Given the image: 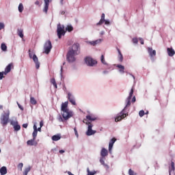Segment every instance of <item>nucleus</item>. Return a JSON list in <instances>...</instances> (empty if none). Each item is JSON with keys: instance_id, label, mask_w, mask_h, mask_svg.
Masks as SVG:
<instances>
[{"instance_id": "obj_28", "label": "nucleus", "mask_w": 175, "mask_h": 175, "mask_svg": "<svg viewBox=\"0 0 175 175\" xmlns=\"http://www.w3.org/2000/svg\"><path fill=\"white\" fill-rule=\"evenodd\" d=\"M32 135H34V136L35 135L38 136V126H36V124L33 125V132Z\"/></svg>"}, {"instance_id": "obj_59", "label": "nucleus", "mask_w": 175, "mask_h": 175, "mask_svg": "<svg viewBox=\"0 0 175 175\" xmlns=\"http://www.w3.org/2000/svg\"><path fill=\"white\" fill-rule=\"evenodd\" d=\"M103 73H104V74H106V73H107V71H106V70H105V71H103Z\"/></svg>"}, {"instance_id": "obj_52", "label": "nucleus", "mask_w": 175, "mask_h": 175, "mask_svg": "<svg viewBox=\"0 0 175 175\" xmlns=\"http://www.w3.org/2000/svg\"><path fill=\"white\" fill-rule=\"evenodd\" d=\"M23 128H28V124H23Z\"/></svg>"}, {"instance_id": "obj_1", "label": "nucleus", "mask_w": 175, "mask_h": 175, "mask_svg": "<svg viewBox=\"0 0 175 175\" xmlns=\"http://www.w3.org/2000/svg\"><path fill=\"white\" fill-rule=\"evenodd\" d=\"M96 120V118H92V116L88 115L86 116V119L83 120L84 124H86V125H88V131L86 132L87 136H91L92 135H95L96 133V131L92 130V124L88 121H95Z\"/></svg>"}, {"instance_id": "obj_43", "label": "nucleus", "mask_w": 175, "mask_h": 175, "mask_svg": "<svg viewBox=\"0 0 175 175\" xmlns=\"http://www.w3.org/2000/svg\"><path fill=\"white\" fill-rule=\"evenodd\" d=\"M139 117H143L144 116V111L143 110L139 111Z\"/></svg>"}, {"instance_id": "obj_10", "label": "nucleus", "mask_w": 175, "mask_h": 175, "mask_svg": "<svg viewBox=\"0 0 175 175\" xmlns=\"http://www.w3.org/2000/svg\"><path fill=\"white\" fill-rule=\"evenodd\" d=\"M85 62L88 64V66H94V65H96V64H98L96 60H94L91 57H86L85 59Z\"/></svg>"}, {"instance_id": "obj_12", "label": "nucleus", "mask_w": 175, "mask_h": 175, "mask_svg": "<svg viewBox=\"0 0 175 175\" xmlns=\"http://www.w3.org/2000/svg\"><path fill=\"white\" fill-rule=\"evenodd\" d=\"M33 61L36 64V69H39V68H40V63H39V60L38 59V56H36L35 54H33Z\"/></svg>"}, {"instance_id": "obj_36", "label": "nucleus", "mask_w": 175, "mask_h": 175, "mask_svg": "<svg viewBox=\"0 0 175 175\" xmlns=\"http://www.w3.org/2000/svg\"><path fill=\"white\" fill-rule=\"evenodd\" d=\"M129 175H136V172L135 171L132 170V169L129 170Z\"/></svg>"}, {"instance_id": "obj_57", "label": "nucleus", "mask_w": 175, "mask_h": 175, "mask_svg": "<svg viewBox=\"0 0 175 175\" xmlns=\"http://www.w3.org/2000/svg\"><path fill=\"white\" fill-rule=\"evenodd\" d=\"M40 2H39V1H36L35 2V5H40Z\"/></svg>"}, {"instance_id": "obj_22", "label": "nucleus", "mask_w": 175, "mask_h": 175, "mask_svg": "<svg viewBox=\"0 0 175 175\" xmlns=\"http://www.w3.org/2000/svg\"><path fill=\"white\" fill-rule=\"evenodd\" d=\"M30 103L31 105H37L38 101H36V99H35V98H33L31 95H30Z\"/></svg>"}, {"instance_id": "obj_40", "label": "nucleus", "mask_w": 175, "mask_h": 175, "mask_svg": "<svg viewBox=\"0 0 175 175\" xmlns=\"http://www.w3.org/2000/svg\"><path fill=\"white\" fill-rule=\"evenodd\" d=\"M29 58H32L33 59V53L31 52V50H29Z\"/></svg>"}, {"instance_id": "obj_29", "label": "nucleus", "mask_w": 175, "mask_h": 175, "mask_svg": "<svg viewBox=\"0 0 175 175\" xmlns=\"http://www.w3.org/2000/svg\"><path fill=\"white\" fill-rule=\"evenodd\" d=\"M31 171V167H27L25 169V171L23 172V175H28V173Z\"/></svg>"}, {"instance_id": "obj_14", "label": "nucleus", "mask_w": 175, "mask_h": 175, "mask_svg": "<svg viewBox=\"0 0 175 175\" xmlns=\"http://www.w3.org/2000/svg\"><path fill=\"white\" fill-rule=\"evenodd\" d=\"M13 63L9 64L5 68L4 75H8V73H10L12 68H13Z\"/></svg>"}, {"instance_id": "obj_41", "label": "nucleus", "mask_w": 175, "mask_h": 175, "mask_svg": "<svg viewBox=\"0 0 175 175\" xmlns=\"http://www.w3.org/2000/svg\"><path fill=\"white\" fill-rule=\"evenodd\" d=\"M133 42L135 43V44H137V43L139 42V40L137 38H133Z\"/></svg>"}, {"instance_id": "obj_32", "label": "nucleus", "mask_w": 175, "mask_h": 175, "mask_svg": "<svg viewBox=\"0 0 175 175\" xmlns=\"http://www.w3.org/2000/svg\"><path fill=\"white\" fill-rule=\"evenodd\" d=\"M100 61L102 62V64H103V65H107V63L106 62V61L105 60V55H102L100 57Z\"/></svg>"}, {"instance_id": "obj_42", "label": "nucleus", "mask_w": 175, "mask_h": 175, "mask_svg": "<svg viewBox=\"0 0 175 175\" xmlns=\"http://www.w3.org/2000/svg\"><path fill=\"white\" fill-rule=\"evenodd\" d=\"M23 166H24V164H23V163H20L18 165V169H20L21 170H23Z\"/></svg>"}, {"instance_id": "obj_33", "label": "nucleus", "mask_w": 175, "mask_h": 175, "mask_svg": "<svg viewBox=\"0 0 175 175\" xmlns=\"http://www.w3.org/2000/svg\"><path fill=\"white\" fill-rule=\"evenodd\" d=\"M14 131H16L17 132L21 129V126H20V124H17L14 126Z\"/></svg>"}, {"instance_id": "obj_16", "label": "nucleus", "mask_w": 175, "mask_h": 175, "mask_svg": "<svg viewBox=\"0 0 175 175\" xmlns=\"http://www.w3.org/2000/svg\"><path fill=\"white\" fill-rule=\"evenodd\" d=\"M49 5H50V0H44V8L43 10V12H44V13H47V11L49 10Z\"/></svg>"}, {"instance_id": "obj_15", "label": "nucleus", "mask_w": 175, "mask_h": 175, "mask_svg": "<svg viewBox=\"0 0 175 175\" xmlns=\"http://www.w3.org/2000/svg\"><path fill=\"white\" fill-rule=\"evenodd\" d=\"M169 175H175L174 162L171 163V167L169 170Z\"/></svg>"}, {"instance_id": "obj_45", "label": "nucleus", "mask_w": 175, "mask_h": 175, "mask_svg": "<svg viewBox=\"0 0 175 175\" xmlns=\"http://www.w3.org/2000/svg\"><path fill=\"white\" fill-rule=\"evenodd\" d=\"M116 140H117V139H116V138H112V139L110 140L109 143H111V144H114V143H116Z\"/></svg>"}, {"instance_id": "obj_17", "label": "nucleus", "mask_w": 175, "mask_h": 175, "mask_svg": "<svg viewBox=\"0 0 175 175\" xmlns=\"http://www.w3.org/2000/svg\"><path fill=\"white\" fill-rule=\"evenodd\" d=\"M148 53L150 57H155L157 55V51L155 50H152V48H148Z\"/></svg>"}, {"instance_id": "obj_19", "label": "nucleus", "mask_w": 175, "mask_h": 175, "mask_svg": "<svg viewBox=\"0 0 175 175\" xmlns=\"http://www.w3.org/2000/svg\"><path fill=\"white\" fill-rule=\"evenodd\" d=\"M52 140L53 142H58V140H61V135L57 134L52 136Z\"/></svg>"}, {"instance_id": "obj_25", "label": "nucleus", "mask_w": 175, "mask_h": 175, "mask_svg": "<svg viewBox=\"0 0 175 175\" xmlns=\"http://www.w3.org/2000/svg\"><path fill=\"white\" fill-rule=\"evenodd\" d=\"M66 31L68 32H72V31H73V26L70 25H67V27H66Z\"/></svg>"}, {"instance_id": "obj_39", "label": "nucleus", "mask_w": 175, "mask_h": 175, "mask_svg": "<svg viewBox=\"0 0 175 175\" xmlns=\"http://www.w3.org/2000/svg\"><path fill=\"white\" fill-rule=\"evenodd\" d=\"M10 124H11V125H13L14 126H16V125H17V124H18V122L14 121V120H12Z\"/></svg>"}, {"instance_id": "obj_24", "label": "nucleus", "mask_w": 175, "mask_h": 175, "mask_svg": "<svg viewBox=\"0 0 175 175\" xmlns=\"http://www.w3.org/2000/svg\"><path fill=\"white\" fill-rule=\"evenodd\" d=\"M118 53L119 54V61L120 62H122L123 59H124V57L122 56V53H121V51H120V49H118Z\"/></svg>"}, {"instance_id": "obj_20", "label": "nucleus", "mask_w": 175, "mask_h": 175, "mask_svg": "<svg viewBox=\"0 0 175 175\" xmlns=\"http://www.w3.org/2000/svg\"><path fill=\"white\" fill-rule=\"evenodd\" d=\"M0 173H1V175L7 174L8 169L6 168V167H5V166L1 167L0 169Z\"/></svg>"}, {"instance_id": "obj_4", "label": "nucleus", "mask_w": 175, "mask_h": 175, "mask_svg": "<svg viewBox=\"0 0 175 175\" xmlns=\"http://www.w3.org/2000/svg\"><path fill=\"white\" fill-rule=\"evenodd\" d=\"M107 155H109V151H107L106 148H103L100 151L101 158L100 159V163L103 165L105 169H109V165L105 163V160L106 159V157H107Z\"/></svg>"}, {"instance_id": "obj_11", "label": "nucleus", "mask_w": 175, "mask_h": 175, "mask_svg": "<svg viewBox=\"0 0 175 175\" xmlns=\"http://www.w3.org/2000/svg\"><path fill=\"white\" fill-rule=\"evenodd\" d=\"M33 136V139H29L27 142V146H38V142H36V136L38 135H32Z\"/></svg>"}, {"instance_id": "obj_7", "label": "nucleus", "mask_w": 175, "mask_h": 175, "mask_svg": "<svg viewBox=\"0 0 175 175\" xmlns=\"http://www.w3.org/2000/svg\"><path fill=\"white\" fill-rule=\"evenodd\" d=\"M52 49H53V45L51 44V41L49 40L44 44V53L45 54H50V51H51Z\"/></svg>"}, {"instance_id": "obj_23", "label": "nucleus", "mask_w": 175, "mask_h": 175, "mask_svg": "<svg viewBox=\"0 0 175 175\" xmlns=\"http://www.w3.org/2000/svg\"><path fill=\"white\" fill-rule=\"evenodd\" d=\"M17 33L18 36H20V38H21L22 39L24 38V33H23V29H18Z\"/></svg>"}, {"instance_id": "obj_46", "label": "nucleus", "mask_w": 175, "mask_h": 175, "mask_svg": "<svg viewBox=\"0 0 175 175\" xmlns=\"http://www.w3.org/2000/svg\"><path fill=\"white\" fill-rule=\"evenodd\" d=\"M74 131L75 133V136H77V137H79V133H77V129H76V127L74 129Z\"/></svg>"}, {"instance_id": "obj_50", "label": "nucleus", "mask_w": 175, "mask_h": 175, "mask_svg": "<svg viewBox=\"0 0 175 175\" xmlns=\"http://www.w3.org/2000/svg\"><path fill=\"white\" fill-rule=\"evenodd\" d=\"M104 23H105V25H109V24H110V21H106V20H105Z\"/></svg>"}, {"instance_id": "obj_37", "label": "nucleus", "mask_w": 175, "mask_h": 175, "mask_svg": "<svg viewBox=\"0 0 175 175\" xmlns=\"http://www.w3.org/2000/svg\"><path fill=\"white\" fill-rule=\"evenodd\" d=\"M113 146H114V144H113L109 142V152H111V150L113 148Z\"/></svg>"}, {"instance_id": "obj_27", "label": "nucleus", "mask_w": 175, "mask_h": 175, "mask_svg": "<svg viewBox=\"0 0 175 175\" xmlns=\"http://www.w3.org/2000/svg\"><path fill=\"white\" fill-rule=\"evenodd\" d=\"M51 83L53 84V85L55 87V88H58V86L57 85V82L55 81V79L53 78L51 79Z\"/></svg>"}, {"instance_id": "obj_44", "label": "nucleus", "mask_w": 175, "mask_h": 175, "mask_svg": "<svg viewBox=\"0 0 175 175\" xmlns=\"http://www.w3.org/2000/svg\"><path fill=\"white\" fill-rule=\"evenodd\" d=\"M5 28V24L3 23H0V31Z\"/></svg>"}, {"instance_id": "obj_60", "label": "nucleus", "mask_w": 175, "mask_h": 175, "mask_svg": "<svg viewBox=\"0 0 175 175\" xmlns=\"http://www.w3.org/2000/svg\"><path fill=\"white\" fill-rule=\"evenodd\" d=\"M62 2H64V0H62Z\"/></svg>"}, {"instance_id": "obj_53", "label": "nucleus", "mask_w": 175, "mask_h": 175, "mask_svg": "<svg viewBox=\"0 0 175 175\" xmlns=\"http://www.w3.org/2000/svg\"><path fill=\"white\" fill-rule=\"evenodd\" d=\"M42 126H43V121L42 120L40 122V127L42 128Z\"/></svg>"}, {"instance_id": "obj_34", "label": "nucleus", "mask_w": 175, "mask_h": 175, "mask_svg": "<svg viewBox=\"0 0 175 175\" xmlns=\"http://www.w3.org/2000/svg\"><path fill=\"white\" fill-rule=\"evenodd\" d=\"M133 92H134V90H133V88H132L131 90L130 93H129V97L127 98L132 99V96H133Z\"/></svg>"}, {"instance_id": "obj_38", "label": "nucleus", "mask_w": 175, "mask_h": 175, "mask_svg": "<svg viewBox=\"0 0 175 175\" xmlns=\"http://www.w3.org/2000/svg\"><path fill=\"white\" fill-rule=\"evenodd\" d=\"M59 122H64V118H62V116H61V115L59 116L58 118H57Z\"/></svg>"}, {"instance_id": "obj_18", "label": "nucleus", "mask_w": 175, "mask_h": 175, "mask_svg": "<svg viewBox=\"0 0 175 175\" xmlns=\"http://www.w3.org/2000/svg\"><path fill=\"white\" fill-rule=\"evenodd\" d=\"M167 53L169 57H173V55H174L175 54V51H174V49H173V48H167Z\"/></svg>"}, {"instance_id": "obj_8", "label": "nucleus", "mask_w": 175, "mask_h": 175, "mask_svg": "<svg viewBox=\"0 0 175 175\" xmlns=\"http://www.w3.org/2000/svg\"><path fill=\"white\" fill-rule=\"evenodd\" d=\"M69 51L74 54H77V55H79V54H80V44H79V43L74 44L72 46L71 50Z\"/></svg>"}, {"instance_id": "obj_58", "label": "nucleus", "mask_w": 175, "mask_h": 175, "mask_svg": "<svg viewBox=\"0 0 175 175\" xmlns=\"http://www.w3.org/2000/svg\"><path fill=\"white\" fill-rule=\"evenodd\" d=\"M0 110H3V105H0Z\"/></svg>"}, {"instance_id": "obj_55", "label": "nucleus", "mask_w": 175, "mask_h": 175, "mask_svg": "<svg viewBox=\"0 0 175 175\" xmlns=\"http://www.w3.org/2000/svg\"><path fill=\"white\" fill-rule=\"evenodd\" d=\"M59 154H64V152H65V150H60L59 151Z\"/></svg>"}, {"instance_id": "obj_48", "label": "nucleus", "mask_w": 175, "mask_h": 175, "mask_svg": "<svg viewBox=\"0 0 175 175\" xmlns=\"http://www.w3.org/2000/svg\"><path fill=\"white\" fill-rule=\"evenodd\" d=\"M3 75H5L4 72H0V80H2Z\"/></svg>"}, {"instance_id": "obj_31", "label": "nucleus", "mask_w": 175, "mask_h": 175, "mask_svg": "<svg viewBox=\"0 0 175 175\" xmlns=\"http://www.w3.org/2000/svg\"><path fill=\"white\" fill-rule=\"evenodd\" d=\"M23 10H24V5H23V3H20L18 5V12L20 13H23Z\"/></svg>"}, {"instance_id": "obj_26", "label": "nucleus", "mask_w": 175, "mask_h": 175, "mask_svg": "<svg viewBox=\"0 0 175 175\" xmlns=\"http://www.w3.org/2000/svg\"><path fill=\"white\" fill-rule=\"evenodd\" d=\"M117 68H118L120 70V72H122V73H124V70H125V67L121 64H118Z\"/></svg>"}, {"instance_id": "obj_2", "label": "nucleus", "mask_w": 175, "mask_h": 175, "mask_svg": "<svg viewBox=\"0 0 175 175\" xmlns=\"http://www.w3.org/2000/svg\"><path fill=\"white\" fill-rule=\"evenodd\" d=\"M68 103H69L68 101H66L65 103H63L62 104V108H61V110L62 111V117L64 118V120H65V121H66L67 120H69V118L72 117V112H70L68 109Z\"/></svg>"}, {"instance_id": "obj_54", "label": "nucleus", "mask_w": 175, "mask_h": 175, "mask_svg": "<svg viewBox=\"0 0 175 175\" xmlns=\"http://www.w3.org/2000/svg\"><path fill=\"white\" fill-rule=\"evenodd\" d=\"M42 132V127H39L38 129H37V132Z\"/></svg>"}, {"instance_id": "obj_56", "label": "nucleus", "mask_w": 175, "mask_h": 175, "mask_svg": "<svg viewBox=\"0 0 175 175\" xmlns=\"http://www.w3.org/2000/svg\"><path fill=\"white\" fill-rule=\"evenodd\" d=\"M98 44V40L93 42L92 44L93 46H95V44Z\"/></svg>"}, {"instance_id": "obj_3", "label": "nucleus", "mask_w": 175, "mask_h": 175, "mask_svg": "<svg viewBox=\"0 0 175 175\" xmlns=\"http://www.w3.org/2000/svg\"><path fill=\"white\" fill-rule=\"evenodd\" d=\"M131 98H128L126 100V106L124 108V109L118 114V116L116 118L115 121L116 122H118L119 121H121V120H123V118H125V117H126V113H125V110H126V109H128V107H129V106H131Z\"/></svg>"}, {"instance_id": "obj_47", "label": "nucleus", "mask_w": 175, "mask_h": 175, "mask_svg": "<svg viewBox=\"0 0 175 175\" xmlns=\"http://www.w3.org/2000/svg\"><path fill=\"white\" fill-rule=\"evenodd\" d=\"M139 40L141 44H144V40H143V38H139Z\"/></svg>"}, {"instance_id": "obj_49", "label": "nucleus", "mask_w": 175, "mask_h": 175, "mask_svg": "<svg viewBox=\"0 0 175 175\" xmlns=\"http://www.w3.org/2000/svg\"><path fill=\"white\" fill-rule=\"evenodd\" d=\"M17 105H18L19 109H21V110H24V107H23V106H21V105H20L18 103H17Z\"/></svg>"}, {"instance_id": "obj_51", "label": "nucleus", "mask_w": 175, "mask_h": 175, "mask_svg": "<svg viewBox=\"0 0 175 175\" xmlns=\"http://www.w3.org/2000/svg\"><path fill=\"white\" fill-rule=\"evenodd\" d=\"M135 102H136V97H135V96H133V99H132V103H135Z\"/></svg>"}, {"instance_id": "obj_35", "label": "nucleus", "mask_w": 175, "mask_h": 175, "mask_svg": "<svg viewBox=\"0 0 175 175\" xmlns=\"http://www.w3.org/2000/svg\"><path fill=\"white\" fill-rule=\"evenodd\" d=\"M87 172H88V175H95L96 174V172H90V168L87 169Z\"/></svg>"}, {"instance_id": "obj_21", "label": "nucleus", "mask_w": 175, "mask_h": 175, "mask_svg": "<svg viewBox=\"0 0 175 175\" xmlns=\"http://www.w3.org/2000/svg\"><path fill=\"white\" fill-rule=\"evenodd\" d=\"M103 23H105V14L103 13L101 15V18L100 20V21L98 23H96V25H102V24H103Z\"/></svg>"}, {"instance_id": "obj_30", "label": "nucleus", "mask_w": 175, "mask_h": 175, "mask_svg": "<svg viewBox=\"0 0 175 175\" xmlns=\"http://www.w3.org/2000/svg\"><path fill=\"white\" fill-rule=\"evenodd\" d=\"M1 49L3 51H7L8 50V46H6L5 44L4 43H2L1 45Z\"/></svg>"}, {"instance_id": "obj_6", "label": "nucleus", "mask_w": 175, "mask_h": 175, "mask_svg": "<svg viewBox=\"0 0 175 175\" xmlns=\"http://www.w3.org/2000/svg\"><path fill=\"white\" fill-rule=\"evenodd\" d=\"M9 112L4 113L1 115V124L3 125V126L8 125V123L9 122Z\"/></svg>"}, {"instance_id": "obj_13", "label": "nucleus", "mask_w": 175, "mask_h": 175, "mask_svg": "<svg viewBox=\"0 0 175 175\" xmlns=\"http://www.w3.org/2000/svg\"><path fill=\"white\" fill-rule=\"evenodd\" d=\"M68 99L70 103L74 106H76V100H75V96H73L70 93L68 94Z\"/></svg>"}, {"instance_id": "obj_5", "label": "nucleus", "mask_w": 175, "mask_h": 175, "mask_svg": "<svg viewBox=\"0 0 175 175\" xmlns=\"http://www.w3.org/2000/svg\"><path fill=\"white\" fill-rule=\"evenodd\" d=\"M57 33L59 39H61L62 36H65V33H66L65 26L59 23L57 27Z\"/></svg>"}, {"instance_id": "obj_9", "label": "nucleus", "mask_w": 175, "mask_h": 175, "mask_svg": "<svg viewBox=\"0 0 175 175\" xmlns=\"http://www.w3.org/2000/svg\"><path fill=\"white\" fill-rule=\"evenodd\" d=\"M77 54L73 53L72 52L68 51L67 53V61L68 62H75L76 61V57H75Z\"/></svg>"}, {"instance_id": "obj_61", "label": "nucleus", "mask_w": 175, "mask_h": 175, "mask_svg": "<svg viewBox=\"0 0 175 175\" xmlns=\"http://www.w3.org/2000/svg\"><path fill=\"white\" fill-rule=\"evenodd\" d=\"M61 70H62V68H61Z\"/></svg>"}]
</instances>
